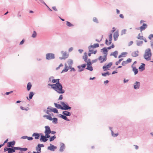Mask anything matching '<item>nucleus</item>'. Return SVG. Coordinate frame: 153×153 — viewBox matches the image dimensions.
Masks as SVG:
<instances>
[{"label":"nucleus","mask_w":153,"mask_h":153,"mask_svg":"<svg viewBox=\"0 0 153 153\" xmlns=\"http://www.w3.org/2000/svg\"><path fill=\"white\" fill-rule=\"evenodd\" d=\"M93 21L94 22H96V23H98V21L97 19L96 18V17H94V18H93Z\"/></svg>","instance_id":"5fc2aeb1"},{"label":"nucleus","mask_w":153,"mask_h":153,"mask_svg":"<svg viewBox=\"0 0 153 153\" xmlns=\"http://www.w3.org/2000/svg\"><path fill=\"white\" fill-rule=\"evenodd\" d=\"M111 134H112V136L113 137H116L118 135V133L116 134H114V133L113 131H111Z\"/></svg>","instance_id":"3c124183"},{"label":"nucleus","mask_w":153,"mask_h":153,"mask_svg":"<svg viewBox=\"0 0 153 153\" xmlns=\"http://www.w3.org/2000/svg\"><path fill=\"white\" fill-rule=\"evenodd\" d=\"M127 54V53H126V52H123V53H121V55H120V56H118V58H121L122 57H124L125 55H126Z\"/></svg>","instance_id":"72a5a7b5"},{"label":"nucleus","mask_w":153,"mask_h":153,"mask_svg":"<svg viewBox=\"0 0 153 153\" xmlns=\"http://www.w3.org/2000/svg\"><path fill=\"white\" fill-rule=\"evenodd\" d=\"M53 77H51L49 78V81L53 83H59V79H53Z\"/></svg>","instance_id":"9d476101"},{"label":"nucleus","mask_w":153,"mask_h":153,"mask_svg":"<svg viewBox=\"0 0 153 153\" xmlns=\"http://www.w3.org/2000/svg\"><path fill=\"white\" fill-rule=\"evenodd\" d=\"M97 50H95L94 51H91V52L89 51V52H90V53L88 54V56H90L91 54L93 53L94 54H95L97 52Z\"/></svg>","instance_id":"f704fd0d"},{"label":"nucleus","mask_w":153,"mask_h":153,"mask_svg":"<svg viewBox=\"0 0 153 153\" xmlns=\"http://www.w3.org/2000/svg\"><path fill=\"white\" fill-rule=\"evenodd\" d=\"M132 68L133 71L134 72V74L135 75L137 74L138 72V69L136 68L135 67H134L133 65H132Z\"/></svg>","instance_id":"b1692460"},{"label":"nucleus","mask_w":153,"mask_h":153,"mask_svg":"<svg viewBox=\"0 0 153 153\" xmlns=\"http://www.w3.org/2000/svg\"><path fill=\"white\" fill-rule=\"evenodd\" d=\"M87 63V67L86 68L87 69L89 70L90 71L93 70V68L91 66V62L90 59H89L88 60Z\"/></svg>","instance_id":"39448f33"},{"label":"nucleus","mask_w":153,"mask_h":153,"mask_svg":"<svg viewBox=\"0 0 153 153\" xmlns=\"http://www.w3.org/2000/svg\"><path fill=\"white\" fill-rule=\"evenodd\" d=\"M132 59L130 58L126 60V62L128 64L131 62Z\"/></svg>","instance_id":"603ef678"},{"label":"nucleus","mask_w":153,"mask_h":153,"mask_svg":"<svg viewBox=\"0 0 153 153\" xmlns=\"http://www.w3.org/2000/svg\"><path fill=\"white\" fill-rule=\"evenodd\" d=\"M109 75V73L108 71L106 72V73H103L102 74V76H105L107 75Z\"/></svg>","instance_id":"a18cd8bd"},{"label":"nucleus","mask_w":153,"mask_h":153,"mask_svg":"<svg viewBox=\"0 0 153 153\" xmlns=\"http://www.w3.org/2000/svg\"><path fill=\"white\" fill-rule=\"evenodd\" d=\"M55 58L54 55L51 53H47L46 55V59L48 60L53 59Z\"/></svg>","instance_id":"423d86ee"},{"label":"nucleus","mask_w":153,"mask_h":153,"mask_svg":"<svg viewBox=\"0 0 153 153\" xmlns=\"http://www.w3.org/2000/svg\"><path fill=\"white\" fill-rule=\"evenodd\" d=\"M143 43V42L142 41H140V42H137V45L138 46H139L140 45L142 44Z\"/></svg>","instance_id":"4d7b16f0"},{"label":"nucleus","mask_w":153,"mask_h":153,"mask_svg":"<svg viewBox=\"0 0 153 153\" xmlns=\"http://www.w3.org/2000/svg\"><path fill=\"white\" fill-rule=\"evenodd\" d=\"M101 51L105 55V56L107 55L108 51L106 48H104L101 50Z\"/></svg>","instance_id":"aec40b11"},{"label":"nucleus","mask_w":153,"mask_h":153,"mask_svg":"<svg viewBox=\"0 0 153 153\" xmlns=\"http://www.w3.org/2000/svg\"><path fill=\"white\" fill-rule=\"evenodd\" d=\"M102 37H100V39H96V40L97 42H100L102 40Z\"/></svg>","instance_id":"13d9d810"},{"label":"nucleus","mask_w":153,"mask_h":153,"mask_svg":"<svg viewBox=\"0 0 153 153\" xmlns=\"http://www.w3.org/2000/svg\"><path fill=\"white\" fill-rule=\"evenodd\" d=\"M51 111L55 113H56L57 114L58 113V111L55 108H53L51 109Z\"/></svg>","instance_id":"e433bc0d"},{"label":"nucleus","mask_w":153,"mask_h":153,"mask_svg":"<svg viewBox=\"0 0 153 153\" xmlns=\"http://www.w3.org/2000/svg\"><path fill=\"white\" fill-rule=\"evenodd\" d=\"M62 98H63L62 95H60V96L59 97V100H61L62 99Z\"/></svg>","instance_id":"774afa93"},{"label":"nucleus","mask_w":153,"mask_h":153,"mask_svg":"<svg viewBox=\"0 0 153 153\" xmlns=\"http://www.w3.org/2000/svg\"><path fill=\"white\" fill-rule=\"evenodd\" d=\"M56 148L57 147L56 146H54V145L51 144H50V146H48V149L52 151H54Z\"/></svg>","instance_id":"ddd939ff"},{"label":"nucleus","mask_w":153,"mask_h":153,"mask_svg":"<svg viewBox=\"0 0 153 153\" xmlns=\"http://www.w3.org/2000/svg\"><path fill=\"white\" fill-rule=\"evenodd\" d=\"M133 42L132 41H130L128 44V46H131L133 44Z\"/></svg>","instance_id":"0e129e2a"},{"label":"nucleus","mask_w":153,"mask_h":153,"mask_svg":"<svg viewBox=\"0 0 153 153\" xmlns=\"http://www.w3.org/2000/svg\"><path fill=\"white\" fill-rule=\"evenodd\" d=\"M147 27V25L146 24L144 23L143 25L140 27V31H142L143 30H144Z\"/></svg>","instance_id":"dca6fc26"},{"label":"nucleus","mask_w":153,"mask_h":153,"mask_svg":"<svg viewBox=\"0 0 153 153\" xmlns=\"http://www.w3.org/2000/svg\"><path fill=\"white\" fill-rule=\"evenodd\" d=\"M56 137L55 136H53L51 137L50 138V141H52L53 140L56 138Z\"/></svg>","instance_id":"c03bdc74"},{"label":"nucleus","mask_w":153,"mask_h":153,"mask_svg":"<svg viewBox=\"0 0 153 153\" xmlns=\"http://www.w3.org/2000/svg\"><path fill=\"white\" fill-rule=\"evenodd\" d=\"M14 149V150L15 151L16 150H21V148H20L19 147H13Z\"/></svg>","instance_id":"052dcab7"},{"label":"nucleus","mask_w":153,"mask_h":153,"mask_svg":"<svg viewBox=\"0 0 153 153\" xmlns=\"http://www.w3.org/2000/svg\"><path fill=\"white\" fill-rule=\"evenodd\" d=\"M66 25L68 27H73L74 26V25L73 24L68 21L66 22Z\"/></svg>","instance_id":"4c0bfd02"},{"label":"nucleus","mask_w":153,"mask_h":153,"mask_svg":"<svg viewBox=\"0 0 153 153\" xmlns=\"http://www.w3.org/2000/svg\"><path fill=\"white\" fill-rule=\"evenodd\" d=\"M62 114L66 116H70L71 115L70 113L68 111H63Z\"/></svg>","instance_id":"c85d7f7f"},{"label":"nucleus","mask_w":153,"mask_h":153,"mask_svg":"<svg viewBox=\"0 0 153 153\" xmlns=\"http://www.w3.org/2000/svg\"><path fill=\"white\" fill-rule=\"evenodd\" d=\"M53 122L54 123H57V119L56 118H53Z\"/></svg>","instance_id":"79ce46f5"},{"label":"nucleus","mask_w":153,"mask_h":153,"mask_svg":"<svg viewBox=\"0 0 153 153\" xmlns=\"http://www.w3.org/2000/svg\"><path fill=\"white\" fill-rule=\"evenodd\" d=\"M117 54L118 52L117 51H116L113 52L112 53H111V55L113 56L115 58H116L117 57Z\"/></svg>","instance_id":"7c9ffc66"},{"label":"nucleus","mask_w":153,"mask_h":153,"mask_svg":"<svg viewBox=\"0 0 153 153\" xmlns=\"http://www.w3.org/2000/svg\"><path fill=\"white\" fill-rule=\"evenodd\" d=\"M145 65L144 64H142V65L139 67V69L140 71H142L144 70L145 69Z\"/></svg>","instance_id":"5701e85b"},{"label":"nucleus","mask_w":153,"mask_h":153,"mask_svg":"<svg viewBox=\"0 0 153 153\" xmlns=\"http://www.w3.org/2000/svg\"><path fill=\"white\" fill-rule=\"evenodd\" d=\"M109 42H108V40L107 39H106L105 40V44L108 45H110L111 43V40H112V34H111L109 36Z\"/></svg>","instance_id":"1a4fd4ad"},{"label":"nucleus","mask_w":153,"mask_h":153,"mask_svg":"<svg viewBox=\"0 0 153 153\" xmlns=\"http://www.w3.org/2000/svg\"><path fill=\"white\" fill-rule=\"evenodd\" d=\"M62 57L60 58V59H65L68 57V54L66 52L62 51Z\"/></svg>","instance_id":"f8f14e48"},{"label":"nucleus","mask_w":153,"mask_h":153,"mask_svg":"<svg viewBox=\"0 0 153 153\" xmlns=\"http://www.w3.org/2000/svg\"><path fill=\"white\" fill-rule=\"evenodd\" d=\"M98 59L100 61V62L102 63L103 62H105L106 60V56H105L104 57H103L101 56L99 57Z\"/></svg>","instance_id":"4468645a"},{"label":"nucleus","mask_w":153,"mask_h":153,"mask_svg":"<svg viewBox=\"0 0 153 153\" xmlns=\"http://www.w3.org/2000/svg\"><path fill=\"white\" fill-rule=\"evenodd\" d=\"M36 36V33L35 31H34L32 35V37L35 38Z\"/></svg>","instance_id":"37998d69"},{"label":"nucleus","mask_w":153,"mask_h":153,"mask_svg":"<svg viewBox=\"0 0 153 153\" xmlns=\"http://www.w3.org/2000/svg\"><path fill=\"white\" fill-rule=\"evenodd\" d=\"M27 138L28 140H31L33 139V138L32 137H27Z\"/></svg>","instance_id":"69168bd1"},{"label":"nucleus","mask_w":153,"mask_h":153,"mask_svg":"<svg viewBox=\"0 0 153 153\" xmlns=\"http://www.w3.org/2000/svg\"><path fill=\"white\" fill-rule=\"evenodd\" d=\"M54 105L55 107L58 108H60L62 110L63 109V108H62V106L59 104H58L56 103H54Z\"/></svg>","instance_id":"c756f323"},{"label":"nucleus","mask_w":153,"mask_h":153,"mask_svg":"<svg viewBox=\"0 0 153 153\" xmlns=\"http://www.w3.org/2000/svg\"><path fill=\"white\" fill-rule=\"evenodd\" d=\"M140 83L139 82H137L134 83V87L135 89H138L139 88Z\"/></svg>","instance_id":"f3484780"},{"label":"nucleus","mask_w":153,"mask_h":153,"mask_svg":"<svg viewBox=\"0 0 153 153\" xmlns=\"http://www.w3.org/2000/svg\"><path fill=\"white\" fill-rule=\"evenodd\" d=\"M45 136H47V138L50 137V136L49 134L51 133V131L50 128L48 126H46L45 127Z\"/></svg>","instance_id":"7ed1b4c3"},{"label":"nucleus","mask_w":153,"mask_h":153,"mask_svg":"<svg viewBox=\"0 0 153 153\" xmlns=\"http://www.w3.org/2000/svg\"><path fill=\"white\" fill-rule=\"evenodd\" d=\"M38 146L40 147L41 148V147H43L44 146L42 144H39Z\"/></svg>","instance_id":"338daca9"},{"label":"nucleus","mask_w":153,"mask_h":153,"mask_svg":"<svg viewBox=\"0 0 153 153\" xmlns=\"http://www.w3.org/2000/svg\"><path fill=\"white\" fill-rule=\"evenodd\" d=\"M138 51H137L133 52L132 53L131 55L133 56L136 57L138 55Z\"/></svg>","instance_id":"a878e982"},{"label":"nucleus","mask_w":153,"mask_h":153,"mask_svg":"<svg viewBox=\"0 0 153 153\" xmlns=\"http://www.w3.org/2000/svg\"><path fill=\"white\" fill-rule=\"evenodd\" d=\"M128 63H127L126 62V61H125L123 62L122 63V65L123 66H125Z\"/></svg>","instance_id":"6e6d98bb"},{"label":"nucleus","mask_w":153,"mask_h":153,"mask_svg":"<svg viewBox=\"0 0 153 153\" xmlns=\"http://www.w3.org/2000/svg\"><path fill=\"white\" fill-rule=\"evenodd\" d=\"M126 30L125 29L123 30L121 32V34L122 35L125 34L126 33Z\"/></svg>","instance_id":"864d4df0"},{"label":"nucleus","mask_w":153,"mask_h":153,"mask_svg":"<svg viewBox=\"0 0 153 153\" xmlns=\"http://www.w3.org/2000/svg\"><path fill=\"white\" fill-rule=\"evenodd\" d=\"M137 38L138 39L143 40V36H142V33H139L137 36Z\"/></svg>","instance_id":"bb28decb"},{"label":"nucleus","mask_w":153,"mask_h":153,"mask_svg":"<svg viewBox=\"0 0 153 153\" xmlns=\"http://www.w3.org/2000/svg\"><path fill=\"white\" fill-rule=\"evenodd\" d=\"M47 136L42 135L40 139V140H42L44 142H45L48 140Z\"/></svg>","instance_id":"6ab92c4d"},{"label":"nucleus","mask_w":153,"mask_h":153,"mask_svg":"<svg viewBox=\"0 0 153 153\" xmlns=\"http://www.w3.org/2000/svg\"><path fill=\"white\" fill-rule=\"evenodd\" d=\"M152 56V53L151 49L150 48L146 49L145 51L144 55V58L147 60H151V58Z\"/></svg>","instance_id":"f03ea898"},{"label":"nucleus","mask_w":153,"mask_h":153,"mask_svg":"<svg viewBox=\"0 0 153 153\" xmlns=\"http://www.w3.org/2000/svg\"><path fill=\"white\" fill-rule=\"evenodd\" d=\"M119 36L118 33V32L116 31L115 32L114 34V37L115 40H117V38Z\"/></svg>","instance_id":"4be33fe9"},{"label":"nucleus","mask_w":153,"mask_h":153,"mask_svg":"<svg viewBox=\"0 0 153 153\" xmlns=\"http://www.w3.org/2000/svg\"><path fill=\"white\" fill-rule=\"evenodd\" d=\"M65 146L64 144H62L60 149V151H62L64 149H65Z\"/></svg>","instance_id":"58836bf2"},{"label":"nucleus","mask_w":153,"mask_h":153,"mask_svg":"<svg viewBox=\"0 0 153 153\" xmlns=\"http://www.w3.org/2000/svg\"><path fill=\"white\" fill-rule=\"evenodd\" d=\"M20 108L21 109L23 110H25V111H27L29 109L28 108H25L22 106H21L20 107Z\"/></svg>","instance_id":"49530a36"},{"label":"nucleus","mask_w":153,"mask_h":153,"mask_svg":"<svg viewBox=\"0 0 153 153\" xmlns=\"http://www.w3.org/2000/svg\"><path fill=\"white\" fill-rule=\"evenodd\" d=\"M63 66V65H62V63H61V64H60L59 65V67H57L56 68V70H58V69L60 68V67H62Z\"/></svg>","instance_id":"680f3d73"},{"label":"nucleus","mask_w":153,"mask_h":153,"mask_svg":"<svg viewBox=\"0 0 153 153\" xmlns=\"http://www.w3.org/2000/svg\"><path fill=\"white\" fill-rule=\"evenodd\" d=\"M44 117H46L48 119L50 120H53V118L51 116L45 115L44 116Z\"/></svg>","instance_id":"473e14b6"},{"label":"nucleus","mask_w":153,"mask_h":153,"mask_svg":"<svg viewBox=\"0 0 153 153\" xmlns=\"http://www.w3.org/2000/svg\"><path fill=\"white\" fill-rule=\"evenodd\" d=\"M4 152L8 151V153H13L15 152L14 148H5L4 149Z\"/></svg>","instance_id":"6e6552de"},{"label":"nucleus","mask_w":153,"mask_h":153,"mask_svg":"<svg viewBox=\"0 0 153 153\" xmlns=\"http://www.w3.org/2000/svg\"><path fill=\"white\" fill-rule=\"evenodd\" d=\"M27 148H21V150L22 151H25L27 150Z\"/></svg>","instance_id":"bf43d9fd"},{"label":"nucleus","mask_w":153,"mask_h":153,"mask_svg":"<svg viewBox=\"0 0 153 153\" xmlns=\"http://www.w3.org/2000/svg\"><path fill=\"white\" fill-rule=\"evenodd\" d=\"M36 150L37 152H41V149L39 146H37L36 148Z\"/></svg>","instance_id":"2f4dec72"},{"label":"nucleus","mask_w":153,"mask_h":153,"mask_svg":"<svg viewBox=\"0 0 153 153\" xmlns=\"http://www.w3.org/2000/svg\"><path fill=\"white\" fill-rule=\"evenodd\" d=\"M99 46V45L98 44H94L93 45H91L89 47V51H94L93 49L94 48H98Z\"/></svg>","instance_id":"20e7f679"},{"label":"nucleus","mask_w":153,"mask_h":153,"mask_svg":"<svg viewBox=\"0 0 153 153\" xmlns=\"http://www.w3.org/2000/svg\"><path fill=\"white\" fill-rule=\"evenodd\" d=\"M83 59H84V61L85 62H87L88 61V56L87 54V53L85 52L84 53V55L83 56Z\"/></svg>","instance_id":"412c9836"},{"label":"nucleus","mask_w":153,"mask_h":153,"mask_svg":"<svg viewBox=\"0 0 153 153\" xmlns=\"http://www.w3.org/2000/svg\"><path fill=\"white\" fill-rule=\"evenodd\" d=\"M123 59H120L116 63H115V64L116 65H118V64H119L123 60Z\"/></svg>","instance_id":"de8ad7c7"},{"label":"nucleus","mask_w":153,"mask_h":153,"mask_svg":"<svg viewBox=\"0 0 153 153\" xmlns=\"http://www.w3.org/2000/svg\"><path fill=\"white\" fill-rule=\"evenodd\" d=\"M86 66V64H83L81 66L79 65L77 67L79 68V71H81L83 70V69L85 68Z\"/></svg>","instance_id":"a211bd4d"},{"label":"nucleus","mask_w":153,"mask_h":153,"mask_svg":"<svg viewBox=\"0 0 153 153\" xmlns=\"http://www.w3.org/2000/svg\"><path fill=\"white\" fill-rule=\"evenodd\" d=\"M112 65V63L111 62L109 63L107 65H105L103 67V69L104 71H107L109 69L111 66Z\"/></svg>","instance_id":"0eeeda50"},{"label":"nucleus","mask_w":153,"mask_h":153,"mask_svg":"<svg viewBox=\"0 0 153 153\" xmlns=\"http://www.w3.org/2000/svg\"><path fill=\"white\" fill-rule=\"evenodd\" d=\"M68 70V67L65 65V67L64 69H63L62 71V72H67Z\"/></svg>","instance_id":"ea45409f"},{"label":"nucleus","mask_w":153,"mask_h":153,"mask_svg":"<svg viewBox=\"0 0 153 153\" xmlns=\"http://www.w3.org/2000/svg\"><path fill=\"white\" fill-rule=\"evenodd\" d=\"M33 137H34L35 139H38L39 137V134L37 133H34L32 135Z\"/></svg>","instance_id":"393cba45"},{"label":"nucleus","mask_w":153,"mask_h":153,"mask_svg":"<svg viewBox=\"0 0 153 153\" xmlns=\"http://www.w3.org/2000/svg\"><path fill=\"white\" fill-rule=\"evenodd\" d=\"M149 38L152 41H153V34H150L149 36Z\"/></svg>","instance_id":"8fccbe9b"},{"label":"nucleus","mask_w":153,"mask_h":153,"mask_svg":"<svg viewBox=\"0 0 153 153\" xmlns=\"http://www.w3.org/2000/svg\"><path fill=\"white\" fill-rule=\"evenodd\" d=\"M68 63L69 65H71L73 63V61L71 59H69L67 62Z\"/></svg>","instance_id":"09e8293b"},{"label":"nucleus","mask_w":153,"mask_h":153,"mask_svg":"<svg viewBox=\"0 0 153 153\" xmlns=\"http://www.w3.org/2000/svg\"><path fill=\"white\" fill-rule=\"evenodd\" d=\"M48 85L51 86V88L59 94H63L65 92V91L63 89L62 86L60 83L52 85L48 84Z\"/></svg>","instance_id":"f257e3e1"},{"label":"nucleus","mask_w":153,"mask_h":153,"mask_svg":"<svg viewBox=\"0 0 153 153\" xmlns=\"http://www.w3.org/2000/svg\"><path fill=\"white\" fill-rule=\"evenodd\" d=\"M25 41V40L24 39H22V40L20 43L19 44L20 45H22L24 43Z\"/></svg>","instance_id":"e2e57ef3"},{"label":"nucleus","mask_w":153,"mask_h":153,"mask_svg":"<svg viewBox=\"0 0 153 153\" xmlns=\"http://www.w3.org/2000/svg\"><path fill=\"white\" fill-rule=\"evenodd\" d=\"M15 141L9 142L7 143V146L9 147H12L15 144Z\"/></svg>","instance_id":"2eb2a0df"},{"label":"nucleus","mask_w":153,"mask_h":153,"mask_svg":"<svg viewBox=\"0 0 153 153\" xmlns=\"http://www.w3.org/2000/svg\"><path fill=\"white\" fill-rule=\"evenodd\" d=\"M61 117L63 119H64V120H66L67 121H69V120L65 116L61 115Z\"/></svg>","instance_id":"a19ab883"},{"label":"nucleus","mask_w":153,"mask_h":153,"mask_svg":"<svg viewBox=\"0 0 153 153\" xmlns=\"http://www.w3.org/2000/svg\"><path fill=\"white\" fill-rule=\"evenodd\" d=\"M32 87V85L30 82H28L27 85V91H29Z\"/></svg>","instance_id":"cd10ccee"},{"label":"nucleus","mask_w":153,"mask_h":153,"mask_svg":"<svg viewBox=\"0 0 153 153\" xmlns=\"http://www.w3.org/2000/svg\"><path fill=\"white\" fill-rule=\"evenodd\" d=\"M33 95H34V94L33 93V92H30V94H29V100H30L32 98Z\"/></svg>","instance_id":"c9c22d12"},{"label":"nucleus","mask_w":153,"mask_h":153,"mask_svg":"<svg viewBox=\"0 0 153 153\" xmlns=\"http://www.w3.org/2000/svg\"><path fill=\"white\" fill-rule=\"evenodd\" d=\"M61 104L62 105V108L63 109L62 110H68V109H70L71 107L68 106L67 105L65 104L64 102H61Z\"/></svg>","instance_id":"9b49d317"}]
</instances>
